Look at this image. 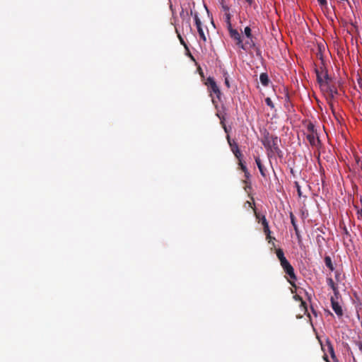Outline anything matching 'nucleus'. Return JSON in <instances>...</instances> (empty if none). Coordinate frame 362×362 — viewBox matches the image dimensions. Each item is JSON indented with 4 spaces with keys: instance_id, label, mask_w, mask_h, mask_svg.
I'll return each mask as SVG.
<instances>
[{
    "instance_id": "nucleus-32",
    "label": "nucleus",
    "mask_w": 362,
    "mask_h": 362,
    "mask_svg": "<svg viewBox=\"0 0 362 362\" xmlns=\"http://www.w3.org/2000/svg\"><path fill=\"white\" fill-rule=\"evenodd\" d=\"M254 211H255V215L256 216V218L257 219H259V221L261 220V217H262V215H260L259 213H257L255 210V209L254 208Z\"/></svg>"
},
{
    "instance_id": "nucleus-20",
    "label": "nucleus",
    "mask_w": 362,
    "mask_h": 362,
    "mask_svg": "<svg viewBox=\"0 0 362 362\" xmlns=\"http://www.w3.org/2000/svg\"><path fill=\"white\" fill-rule=\"evenodd\" d=\"M276 255L279 262L285 259L284 252L282 249L278 248L276 250Z\"/></svg>"
},
{
    "instance_id": "nucleus-37",
    "label": "nucleus",
    "mask_w": 362,
    "mask_h": 362,
    "mask_svg": "<svg viewBox=\"0 0 362 362\" xmlns=\"http://www.w3.org/2000/svg\"><path fill=\"white\" fill-rule=\"evenodd\" d=\"M223 8L224 9V11H228V8L226 6H224V5H223Z\"/></svg>"
},
{
    "instance_id": "nucleus-38",
    "label": "nucleus",
    "mask_w": 362,
    "mask_h": 362,
    "mask_svg": "<svg viewBox=\"0 0 362 362\" xmlns=\"http://www.w3.org/2000/svg\"><path fill=\"white\" fill-rule=\"evenodd\" d=\"M324 358H325V360L327 362H329V360L327 359V356L326 355L324 356Z\"/></svg>"
},
{
    "instance_id": "nucleus-35",
    "label": "nucleus",
    "mask_w": 362,
    "mask_h": 362,
    "mask_svg": "<svg viewBox=\"0 0 362 362\" xmlns=\"http://www.w3.org/2000/svg\"><path fill=\"white\" fill-rule=\"evenodd\" d=\"M250 5L253 3V0H245Z\"/></svg>"
},
{
    "instance_id": "nucleus-28",
    "label": "nucleus",
    "mask_w": 362,
    "mask_h": 362,
    "mask_svg": "<svg viewBox=\"0 0 362 362\" xmlns=\"http://www.w3.org/2000/svg\"><path fill=\"white\" fill-rule=\"evenodd\" d=\"M240 163L239 165L240 166L241 170L245 173V174L247 173V167L242 163L241 159H238Z\"/></svg>"
},
{
    "instance_id": "nucleus-14",
    "label": "nucleus",
    "mask_w": 362,
    "mask_h": 362,
    "mask_svg": "<svg viewBox=\"0 0 362 362\" xmlns=\"http://www.w3.org/2000/svg\"><path fill=\"white\" fill-rule=\"evenodd\" d=\"M180 16L181 18L182 19V24L185 21L187 27L190 28V23H189V13L187 11H185L183 8H182V11L180 13Z\"/></svg>"
},
{
    "instance_id": "nucleus-21",
    "label": "nucleus",
    "mask_w": 362,
    "mask_h": 362,
    "mask_svg": "<svg viewBox=\"0 0 362 362\" xmlns=\"http://www.w3.org/2000/svg\"><path fill=\"white\" fill-rule=\"evenodd\" d=\"M294 298H295L296 300H298L300 301V306L303 308V309L305 310V312H307V305H306V303L302 299V298L300 297L298 295L295 296Z\"/></svg>"
},
{
    "instance_id": "nucleus-15",
    "label": "nucleus",
    "mask_w": 362,
    "mask_h": 362,
    "mask_svg": "<svg viewBox=\"0 0 362 362\" xmlns=\"http://www.w3.org/2000/svg\"><path fill=\"white\" fill-rule=\"evenodd\" d=\"M327 285L333 290L334 293V296L336 298H338L339 291L337 287L336 286L333 279L332 278L327 279Z\"/></svg>"
},
{
    "instance_id": "nucleus-10",
    "label": "nucleus",
    "mask_w": 362,
    "mask_h": 362,
    "mask_svg": "<svg viewBox=\"0 0 362 362\" xmlns=\"http://www.w3.org/2000/svg\"><path fill=\"white\" fill-rule=\"evenodd\" d=\"M238 47L245 51H247L252 48H255V43L253 40V37H251V40L247 39V40H246L245 42H243L242 40L241 44H240Z\"/></svg>"
},
{
    "instance_id": "nucleus-3",
    "label": "nucleus",
    "mask_w": 362,
    "mask_h": 362,
    "mask_svg": "<svg viewBox=\"0 0 362 362\" xmlns=\"http://www.w3.org/2000/svg\"><path fill=\"white\" fill-rule=\"evenodd\" d=\"M315 73L317 81L320 87L324 84L326 85V83L331 80V78L329 77L327 71L325 70L323 66H320L319 69H315Z\"/></svg>"
},
{
    "instance_id": "nucleus-12",
    "label": "nucleus",
    "mask_w": 362,
    "mask_h": 362,
    "mask_svg": "<svg viewBox=\"0 0 362 362\" xmlns=\"http://www.w3.org/2000/svg\"><path fill=\"white\" fill-rule=\"evenodd\" d=\"M255 163L257 165V168L259 170V173L261 174V175L263 177H267V169L265 168V167L264 166V165L262 164V160L261 159L259 158V157H255Z\"/></svg>"
},
{
    "instance_id": "nucleus-17",
    "label": "nucleus",
    "mask_w": 362,
    "mask_h": 362,
    "mask_svg": "<svg viewBox=\"0 0 362 362\" xmlns=\"http://www.w3.org/2000/svg\"><path fill=\"white\" fill-rule=\"evenodd\" d=\"M290 218H291V224L293 226V228H294V230L296 231V233L297 235H298V226L296 224V217H295V216L293 215V213H290Z\"/></svg>"
},
{
    "instance_id": "nucleus-23",
    "label": "nucleus",
    "mask_w": 362,
    "mask_h": 362,
    "mask_svg": "<svg viewBox=\"0 0 362 362\" xmlns=\"http://www.w3.org/2000/svg\"><path fill=\"white\" fill-rule=\"evenodd\" d=\"M244 33H245V36L247 37V39L251 40V37H253L252 35L251 29L248 26L245 28Z\"/></svg>"
},
{
    "instance_id": "nucleus-8",
    "label": "nucleus",
    "mask_w": 362,
    "mask_h": 362,
    "mask_svg": "<svg viewBox=\"0 0 362 362\" xmlns=\"http://www.w3.org/2000/svg\"><path fill=\"white\" fill-rule=\"evenodd\" d=\"M227 140H228V144L231 148V151L234 153L235 156L238 159H240V158L242 157V154L239 150L238 144L234 140H231L229 135L227 136Z\"/></svg>"
},
{
    "instance_id": "nucleus-19",
    "label": "nucleus",
    "mask_w": 362,
    "mask_h": 362,
    "mask_svg": "<svg viewBox=\"0 0 362 362\" xmlns=\"http://www.w3.org/2000/svg\"><path fill=\"white\" fill-rule=\"evenodd\" d=\"M306 129H307V134H312V133H316L317 132V130L315 129V125L310 122L307 127H306Z\"/></svg>"
},
{
    "instance_id": "nucleus-22",
    "label": "nucleus",
    "mask_w": 362,
    "mask_h": 362,
    "mask_svg": "<svg viewBox=\"0 0 362 362\" xmlns=\"http://www.w3.org/2000/svg\"><path fill=\"white\" fill-rule=\"evenodd\" d=\"M194 21H195V25L197 26V28H202V23L198 16V14L197 13H195L194 14Z\"/></svg>"
},
{
    "instance_id": "nucleus-40",
    "label": "nucleus",
    "mask_w": 362,
    "mask_h": 362,
    "mask_svg": "<svg viewBox=\"0 0 362 362\" xmlns=\"http://www.w3.org/2000/svg\"><path fill=\"white\" fill-rule=\"evenodd\" d=\"M312 310H313V314H314L315 315H317L316 312H315L313 309H312Z\"/></svg>"
},
{
    "instance_id": "nucleus-18",
    "label": "nucleus",
    "mask_w": 362,
    "mask_h": 362,
    "mask_svg": "<svg viewBox=\"0 0 362 362\" xmlns=\"http://www.w3.org/2000/svg\"><path fill=\"white\" fill-rule=\"evenodd\" d=\"M325 265L331 270V271H333L334 269V266H333V264H332V259L329 256H326L325 257Z\"/></svg>"
},
{
    "instance_id": "nucleus-39",
    "label": "nucleus",
    "mask_w": 362,
    "mask_h": 362,
    "mask_svg": "<svg viewBox=\"0 0 362 362\" xmlns=\"http://www.w3.org/2000/svg\"><path fill=\"white\" fill-rule=\"evenodd\" d=\"M291 173L294 175V171H293V169H291Z\"/></svg>"
},
{
    "instance_id": "nucleus-34",
    "label": "nucleus",
    "mask_w": 362,
    "mask_h": 362,
    "mask_svg": "<svg viewBox=\"0 0 362 362\" xmlns=\"http://www.w3.org/2000/svg\"><path fill=\"white\" fill-rule=\"evenodd\" d=\"M358 348H359L360 351L362 352V342L358 343Z\"/></svg>"
},
{
    "instance_id": "nucleus-24",
    "label": "nucleus",
    "mask_w": 362,
    "mask_h": 362,
    "mask_svg": "<svg viewBox=\"0 0 362 362\" xmlns=\"http://www.w3.org/2000/svg\"><path fill=\"white\" fill-rule=\"evenodd\" d=\"M197 31H198V33H199V35L200 38L204 42H206V35H205V34L204 33L203 28H197Z\"/></svg>"
},
{
    "instance_id": "nucleus-4",
    "label": "nucleus",
    "mask_w": 362,
    "mask_h": 362,
    "mask_svg": "<svg viewBox=\"0 0 362 362\" xmlns=\"http://www.w3.org/2000/svg\"><path fill=\"white\" fill-rule=\"evenodd\" d=\"M226 16H227V23H228V31H229L230 37L235 41L236 45L239 46L240 44H241V41L243 40L241 35L237 30L233 29L231 27V24L230 22V15L226 14Z\"/></svg>"
},
{
    "instance_id": "nucleus-13",
    "label": "nucleus",
    "mask_w": 362,
    "mask_h": 362,
    "mask_svg": "<svg viewBox=\"0 0 362 362\" xmlns=\"http://www.w3.org/2000/svg\"><path fill=\"white\" fill-rule=\"evenodd\" d=\"M326 346L327 347V351L330 354L333 361L339 362V360L337 359V358L335 355V353H334V346H333L332 344L331 343L330 340L327 339L326 341Z\"/></svg>"
},
{
    "instance_id": "nucleus-1",
    "label": "nucleus",
    "mask_w": 362,
    "mask_h": 362,
    "mask_svg": "<svg viewBox=\"0 0 362 362\" xmlns=\"http://www.w3.org/2000/svg\"><path fill=\"white\" fill-rule=\"evenodd\" d=\"M280 139L274 135H270L268 132L264 134L262 143L267 150V156L269 158L276 154L279 158L283 157V152L279 147Z\"/></svg>"
},
{
    "instance_id": "nucleus-29",
    "label": "nucleus",
    "mask_w": 362,
    "mask_h": 362,
    "mask_svg": "<svg viewBox=\"0 0 362 362\" xmlns=\"http://www.w3.org/2000/svg\"><path fill=\"white\" fill-rule=\"evenodd\" d=\"M295 187L297 189V192H298V194L299 197H301L302 196V192H301V189H300V186L299 185V183L298 182H295Z\"/></svg>"
},
{
    "instance_id": "nucleus-9",
    "label": "nucleus",
    "mask_w": 362,
    "mask_h": 362,
    "mask_svg": "<svg viewBox=\"0 0 362 362\" xmlns=\"http://www.w3.org/2000/svg\"><path fill=\"white\" fill-rule=\"evenodd\" d=\"M329 81H328L326 83V85L324 84L320 88H322V90H326L331 98H334V96L338 94V91L334 86L329 84Z\"/></svg>"
},
{
    "instance_id": "nucleus-2",
    "label": "nucleus",
    "mask_w": 362,
    "mask_h": 362,
    "mask_svg": "<svg viewBox=\"0 0 362 362\" xmlns=\"http://www.w3.org/2000/svg\"><path fill=\"white\" fill-rule=\"evenodd\" d=\"M204 84L207 86V89L210 93V95L211 96L214 93L216 95V98L220 100L221 92L214 78L213 77L209 76L206 78Z\"/></svg>"
},
{
    "instance_id": "nucleus-25",
    "label": "nucleus",
    "mask_w": 362,
    "mask_h": 362,
    "mask_svg": "<svg viewBox=\"0 0 362 362\" xmlns=\"http://www.w3.org/2000/svg\"><path fill=\"white\" fill-rule=\"evenodd\" d=\"M280 264H281V267L284 269L286 267H288V265H290L291 264L286 259V258H285V259H282L281 261H280Z\"/></svg>"
},
{
    "instance_id": "nucleus-27",
    "label": "nucleus",
    "mask_w": 362,
    "mask_h": 362,
    "mask_svg": "<svg viewBox=\"0 0 362 362\" xmlns=\"http://www.w3.org/2000/svg\"><path fill=\"white\" fill-rule=\"evenodd\" d=\"M265 103L271 108H274V103H273V102H272V100H271L270 98H267L265 99Z\"/></svg>"
},
{
    "instance_id": "nucleus-11",
    "label": "nucleus",
    "mask_w": 362,
    "mask_h": 362,
    "mask_svg": "<svg viewBox=\"0 0 362 362\" xmlns=\"http://www.w3.org/2000/svg\"><path fill=\"white\" fill-rule=\"evenodd\" d=\"M261 222L263 226L264 232L267 235V239H271L272 237L270 235L271 231L269 230V223L266 219L265 216L262 215L261 217Z\"/></svg>"
},
{
    "instance_id": "nucleus-33",
    "label": "nucleus",
    "mask_w": 362,
    "mask_h": 362,
    "mask_svg": "<svg viewBox=\"0 0 362 362\" xmlns=\"http://www.w3.org/2000/svg\"><path fill=\"white\" fill-rule=\"evenodd\" d=\"M221 123L223 124V129H224L225 132H227V127H226V126L225 125V124L223 123V121H221Z\"/></svg>"
},
{
    "instance_id": "nucleus-36",
    "label": "nucleus",
    "mask_w": 362,
    "mask_h": 362,
    "mask_svg": "<svg viewBox=\"0 0 362 362\" xmlns=\"http://www.w3.org/2000/svg\"><path fill=\"white\" fill-rule=\"evenodd\" d=\"M245 176L247 179H248L250 177V173L247 171V173L245 174Z\"/></svg>"
},
{
    "instance_id": "nucleus-30",
    "label": "nucleus",
    "mask_w": 362,
    "mask_h": 362,
    "mask_svg": "<svg viewBox=\"0 0 362 362\" xmlns=\"http://www.w3.org/2000/svg\"><path fill=\"white\" fill-rule=\"evenodd\" d=\"M176 30V33H177V36L179 37V40L180 41V43L184 45L185 47H187V45L185 44V42L184 41L183 38L182 37V36L180 35V34L178 33L177 31V29L175 28Z\"/></svg>"
},
{
    "instance_id": "nucleus-16",
    "label": "nucleus",
    "mask_w": 362,
    "mask_h": 362,
    "mask_svg": "<svg viewBox=\"0 0 362 362\" xmlns=\"http://www.w3.org/2000/svg\"><path fill=\"white\" fill-rule=\"evenodd\" d=\"M259 80L261 83L264 86H267L269 82V77L266 73H262L259 76Z\"/></svg>"
},
{
    "instance_id": "nucleus-6",
    "label": "nucleus",
    "mask_w": 362,
    "mask_h": 362,
    "mask_svg": "<svg viewBox=\"0 0 362 362\" xmlns=\"http://www.w3.org/2000/svg\"><path fill=\"white\" fill-rule=\"evenodd\" d=\"M337 299L335 296L331 297L332 308L338 317H341L344 315V311Z\"/></svg>"
},
{
    "instance_id": "nucleus-7",
    "label": "nucleus",
    "mask_w": 362,
    "mask_h": 362,
    "mask_svg": "<svg viewBox=\"0 0 362 362\" xmlns=\"http://www.w3.org/2000/svg\"><path fill=\"white\" fill-rule=\"evenodd\" d=\"M284 272L288 276V281L292 285L294 286V282L297 279L296 275L294 272V269L291 264L286 267L283 269Z\"/></svg>"
},
{
    "instance_id": "nucleus-26",
    "label": "nucleus",
    "mask_w": 362,
    "mask_h": 362,
    "mask_svg": "<svg viewBox=\"0 0 362 362\" xmlns=\"http://www.w3.org/2000/svg\"><path fill=\"white\" fill-rule=\"evenodd\" d=\"M223 76H224V78H224V83L226 86V87L228 88H229L230 87V81H229L228 76L227 73H225Z\"/></svg>"
},
{
    "instance_id": "nucleus-5",
    "label": "nucleus",
    "mask_w": 362,
    "mask_h": 362,
    "mask_svg": "<svg viewBox=\"0 0 362 362\" xmlns=\"http://www.w3.org/2000/svg\"><path fill=\"white\" fill-rule=\"evenodd\" d=\"M306 138L308 141H309L310 144L313 147H316L319 148L321 146V141L319 139L317 132L316 133H312V134H307Z\"/></svg>"
},
{
    "instance_id": "nucleus-31",
    "label": "nucleus",
    "mask_w": 362,
    "mask_h": 362,
    "mask_svg": "<svg viewBox=\"0 0 362 362\" xmlns=\"http://www.w3.org/2000/svg\"><path fill=\"white\" fill-rule=\"evenodd\" d=\"M317 1L322 7L326 6L327 4V0H317Z\"/></svg>"
}]
</instances>
